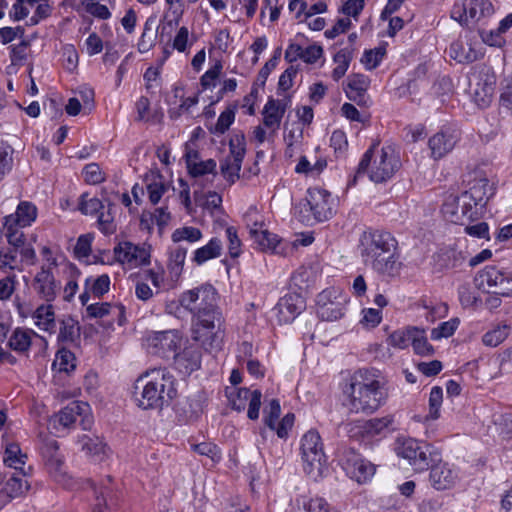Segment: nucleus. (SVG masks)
Masks as SVG:
<instances>
[{
	"label": "nucleus",
	"mask_w": 512,
	"mask_h": 512,
	"mask_svg": "<svg viewBox=\"0 0 512 512\" xmlns=\"http://www.w3.org/2000/svg\"><path fill=\"white\" fill-rule=\"evenodd\" d=\"M112 310L114 312H118V314H123V307L112 306L107 302L88 305L86 313L90 318H103L104 316L111 314Z\"/></svg>",
	"instance_id": "obj_44"
},
{
	"label": "nucleus",
	"mask_w": 512,
	"mask_h": 512,
	"mask_svg": "<svg viewBox=\"0 0 512 512\" xmlns=\"http://www.w3.org/2000/svg\"><path fill=\"white\" fill-rule=\"evenodd\" d=\"M194 317L196 318L194 339L200 342L206 351L220 350L225 335L221 311L215 305L198 312Z\"/></svg>",
	"instance_id": "obj_6"
},
{
	"label": "nucleus",
	"mask_w": 512,
	"mask_h": 512,
	"mask_svg": "<svg viewBox=\"0 0 512 512\" xmlns=\"http://www.w3.org/2000/svg\"><path fill=\"white\" fill-rule=\"evenodd\" d=\"M27 458V454L21 450L18 443L7 444L3 458L4 463L10 468L20 470L22 476H27L32 471L30 466L28 467V471L24 469Z\"/></svg>",
	"instance_id": "obj_31"
},
{
	"label": "nucleus",
	"mask_w": 512,
	"mask_h": 512,
	"mask_svg": "<svg viewBox=\"0 0 512 512\" xmlns=\"http://www.w3.org/2000/svg\"><path fill=\"white\" fill-rule=\"evenodd\" d=\"M367 88V77L362 74H355L349 79L346 96L359 106H368L369 97L366 94Z\"/></svg>",
	"instance_id": "obj_28"
},
{
	"label": "nucleus",
	"mask_w": 512,
	"mask_h": 512,
	"mask_svg": "<svg viewBox=\"0 0 512 512\" xmlns=\"http://www.w3.org/2000/svg\"><path fill=\"white\" fill-rule=\"evenodd\" d=\"M32 318L35 320V325L44 331L54 333L56 331L55 313L53 306L49 304H42L34 311Z\"/></svg>",
	"instance_id": "obj_32"
},
{
	"label": "nucleus",
	"mask_w": 512,
	"mask_h": 512,
	"mask_svg": "<svg viewBox=\"0 0 512 512\" xmlns=\"http://www.w3.org/2000/svg\"><path fill=\"white\" fill-rule=\"evenodd\" d=\"M460 138L456 129L443 127L429 139L432 157L440 159L451 152Z\"/></svg>",
	"instance_id": "obj_23"
},
{
	"label": "nucleus",
	"mask_w": 512,
	"mask_h": 512,
	"mask_svg": "<svg viewBox=\"0 0 512 512\" xmlns=\"http://www.w3.org/2000/svg\"><path fill=\"white\" fill-rule=\"evenodd\" d=\"M249 397H251V390L248 388H239L235 393H231L229 400L232 409L238 412L244 411Z\"/></svg>",
	"instance_id": "obj_56"
},
{
	"label": "nucleus",
	"mask_w": 512,
	"mask_h": 512,
	"mask_svg": "<svg viewBox=\"0 0 512 512\" xmlns=\"http://www.w3.org/2000/svg\"><path fill=\"white\" fill-rule=\"evenodd\" d=\"M385 53L386 49L384 47L365 50L361 58V62L365 64L368 69H374L380 64Z\"/></svg>",
	"instance_id": "obj_53"
},
{
	"label": "nucleus",
	"mask_w": 512,
	"mask_h": 512,
	"mask_svg": "<svg viewBox=\"0 0 512 512\" xmlns=\"http://www.w3.org/2000/svg\"><path fill=\"white\" fill-rule=\"evenodd\" d=\"M56 266V259H52L49 264H43L32 281V288L37 296L47 303L53 302L60 290V283L52 273V268Z\"/></svg>",
	"instance_id": "obj_17"
},
{
	"label": "nucleus",
	"mask_w": 512,
	"mask_h": 512,
	"mask_svg": "<svg viewBox=\"0 0 512 512\" xmlns=\"http://www.w3.org/2000/svg\"><path fill=\"white\" fill-rule=\"evenodd\" d=\"M46 466L49 470V473L55 478L58 482H64L65 472H64V460L61 455L54 456L45 461Z\"/></svg>",
	"instance_id": "obj_59"
},
{
	"label": "nucleus",
	"mask_w": 512,
	"mask_h": 512,
	"mask_svg": "<svg viewBox=\"0 0 512 512\" xmlns=\"http://www.w3.org/2000/svg\"><path fill=\"white\" fill-rule=\"evenodd\" d=\"M394 450L396 455L407 460L416 472L428 470L431 463L439 460L437 448L413 438H398Z\"/></svg>",
	"instance_id": "obj_7"
},
{
	"label": "nucleus",
	"mask_w": 512,
	"mask_h": 512,
	"mask_svg": "<svg viewBox=\"0 0 512 512\" xmlns=\"http://www.w3.org/2000/svg\"><path fill=\"white\" fill-rule=\"evenodd\" d=\"M429 469L431 486L438 491L451 489L458 480V472L452 465L441 460L440 453L439 460L431 463Z\"/></svg>",
	"instance_id": "obj_20"
},
{
	"label": "nucleus",
	"mask_w": 512,
	"mask_h": 512,
	"mask_svg": "<svg viewBox=\"0 0 512 512\" xmlns=\"http://www.w3.org/2000/svg\"><path fill=\"white\" fill-rule=\"evenodd\" d=\"M300 450L305 473L316 480L322 475L326 463L319 433L315 430L306 432L301 438Z\"/></svg>",
	"instance_id": "obj_10"
},
{
	"label": "nucleus",
	"mask_w": 512,
	"mask_h": 512,
	"mask_svg": "<svg viewBox=\"0 0 512 512\" xmlns=\"http://www.w3.org/2000/svg\"><path fill=\"white\" fill-rule=\"evenodd\" d=\"M306 308L304 298L297 293H288L281 297L276 304L277 319L280 324L291 323Z\"/></svg>",
	"instance_id": "obj_21"
},
{
	"label": "nucleus",
	"mask_w": 512,
	"mask_h": 512,
	"mask_svg": "<svg viewBox=\"0 0 512 512\" xmlns=\"http://www.w3.org/2000/svg\"><path fill=\"white\" fill-rule=\"evenodd\" d=\"M474 283L478 289L495 288L494 293L498 295H512V273L495 266H486L479 271L474 278Z\"/></svg>",
	"instance_id": "obj_13"
},
{
	"label": "nucleus",
	"mask_w": 512,
	"mask_h": 512,
	"mask_svg": "<svg viewBox=\"0 0 512 512\" xmlns=\"http://www.w3.org/2000/svg\"><path fill=\"white\" fill-rule=\"evenodd\" d=\"M83 174L88 184L96 185L105 180V174L97 163L87 164L83 169Z\"/></svg>",
	"instance_id": "obj_57"
},
{
	"label": "nucleus",
	"mask_w": 512,
	"mask_h": 512,
	"mask_svg": "<svg viewBox=\"0 0 512 512\" xmlns=\"http://www.w3.org/2000/svg\"><path fill=\"white\" fill-rule=\"evenodd\" d=\"M342 467L347 476L359 484L367 483L374 476L376 466L354 450H347L342 458Z\"/></svg>",
	"instance_id": "obj_18"
},
{
	"label": "nucleus",
	"mask_w": 512,
	"mask_h": 512,
	"mask_svg": "<svg viewBox=\"0 0 512 512\" xmlns=\"http://www.w3.org/2000/svg\"><path fill=\"white\" fill-rule=\"evenodd\" d=\"M509 333L510 327L508 325H498L483 335L482 342L486 346L496 347L508 337Z\"/></svg>",
	"instance_id": "obj_39"
},
{
	"label": "nucleus",
	"mask_w": 512,
	"mask_h": 512,
	"mask_svg": "<svg viewBox=\"0 0 512 512\" xmlns=\"http://www.w3.org/2000/svg\"><path fill=\"white\" fill-rule=\"evenodd\" d=\"M460 324L458 318H451L446 322H442L438 327L431 330V339L440 340L442 338H448L452 336Z\"/></svg>",
	"instance_id": "obj_46"
},
{
	"label": "nucleus",
	"mask_w": 512,
	"mask_h": 512,
	"mask_svg": "<svg viewBox=\"0 0 512 512\" xmlns=\"http://www.w3.org/2000/svg\"><path fill=\"white\" fill-rule=\"evenodd\" d=\"M88 409L89 405L87 403L82 401H72L53 416L51 423L55 428L56 423L63 428H70L78 418L82 417V415L86 413Z\"/></svg>",
	"instance_id": "obj_26"
},
{
	"label": "nucleus",
	"mask_w": 512,
	"mask_h": 512,
	"mask_svg": "<svg viewBox=\"0 0 512 512\" xmlns=\"http://www.w3.org/2000/svg\"><path fill=\"white\" fill-rule=\"evenodd\" d=\"M251 236L262 250L276 252L277 246L280 244L278 236L267 230L252 229Z\"/></svg>",
	"instance_id": "obj_37"
},
{
	"label": "nucleus",
	"mask_w": 512,
	"mask_h": 512,
	"mask_svg": "<svg viewBox=\"0 0 512 512\" xmlns=\"http://www.w3.org/2000/svg\"><path fill=\"white\" fill-rule=\"evenodd\" d=\"M285 512H330V505L321 497L298 496L290 501Z\"/></svg>",
	"instance_id": "obj_27"
},
{
	"label": "nucleus",
	"mask_w": 512,
	"mask_h": 512,
	"mask_svg": "<svg viewBox=\"0 0 512 512\" xmlns=\"http://www.w3.org/2000/svg\"><path fill=\"white\" fill-rule=\"evenodd\" d=\"M230 154L220 161V170L223 177L234 184L239 179V172L245 156V137L243 134L235 135L229 142Z\"/></svg>",
	"instance_id": "obj_14"
},
{
	"label": "nucleus",
	"mask_w": 512,
	"mask_h": 512,
	"mask_svg": "<svg viewBox=\"0 0 512 512\" xmlns=\"http://www.w3.org/2000/svg\"><path fill=\"white\" fill-rule=\"evenodd\" d=\"M275 99L270 97L263 108V124L265 127L277 130L283 118V108H277Z\"/></svg>",
	"instance_id": "obj_34"
},
{
	"label": "nucleus",
	"mask_w": 512,
	"mask_h": 512,
	"mask_svg": "<svg viewBox=\"0 0 512 512\" xmlns=\"http://www.w3.org/2000/svg\"><path fill=\"white\" fill-rule=\"evenodd\" d=\"M180 341L181 338L176 330L158 331L147 337V346L151 353L169 358L170 355L175 354Z\"/></svg>",
	"instance_id": "obj_19"
},
{
	"label": "nucleus",
	"mask_w": 512,
	"mask_h": 512,
	"mask_svg": "<svg viewBox=\"0 0 512 512\" xmlns=\"http://www.w3.org/2000/svg\"><path fill=\"white\" fill-rule=\"evenodd\" d=\"M85 287L89 288L95 297L100 298L108 292L110 287V278L107 274H102L95 279L88 277L85 280Z\"/></svg>",
	"instance_id": "obj_42"
},
{
	"label": "nucleus",
	"mask_w": 512,
	"mask_h": 512,
	"mask_svg": "<svg viewBox=\"0 0 512 512\" xmlns=\"http://www.w3.org/2000/svg\"><path fill=\"white\" fill-rule=\"evenodd\" d=\"M449 56L459 64H471L484 56V45L477 33L467 31L449 46Z\"/></svg>",
	"instance_id": "obj_12"
},
{
	"label": "nucleus",
	"mask_w": 512,
	"mask_h": 512,
	"mask_svg": "<svg viewBox=\"0 0 512 512\" xmlns=\"http://www.w3.org/2000/svg\"><path fill=\"white\" fill-rule=\"evenodd\" d=\"M93 236L91 234L81 235L74 247L75 257L79 260L86 259L91 253Z\"/></svg>",
	"instance_id": "obj_58"
},
{
	"label": "nucleus",
	"mask_w": 512,
	"mask_h": 512,
	"mask_svg": "<svg viewBox=\"0 0 512 512\" xmlns=\"http://www.w3.org/2000/svg\"><path fill=\"white\" fill-rule=\"evenodd\" d=\"M264 423L267 427H269L271 430L275 429V423L277 422L280 413H281V407L279 400L272 399L269 401V403L265 406L264 410Z\"/></svg>",
	"instance_id": "obj_51"
},
{
	"label": "nucleus",
	"mask_w": 512,
	"mask_h": 512,
	"mask_svg": "<svg viewBox=\"0 0 512 512\" xmlns=\"http://www.w3.org/2000/svg\"><path fill=\"white\" fill-rule=\"evenodd\" d=\"M330 147L333 148L337 157L343 156L348 148V141L344 131L335 130L330 137Z\"/></svg>",
	"instance_id": "obj_54"
},
{
	"label": "nucleus",
	"mask_w": 512,
	"mask_h": 512,
	"mask_svg": "<svg viewBox=\"0 0 512 512\" xmlns=\"http://www.w3.org/2000/svg\"><path fill=\"white\" fill-rule=\"evenodd\" d=\"M13 149L9 145L0 146V179L12 169Z\"/></svg>",
	"instance_id": "obj_62"
},
{
	"label": "nucleus",
	"mask_w": 512,
	"mask_h": 512,
	"mask_svg": "<svg viewBox=\"0 0 512 512\" xmlns=\"http://www.w3.org/2000/svg\"><path fill=\"white\" fill-rule=\"evenodd\" d=\"M362 262L378 274L394 277L401 269L398 241L388 231L369 229L359 239Z\"/></svg>",
	"instance_id": "obj_2"
},
{
	"label": "nucleus",
	"mask_w": 512,
	"mask_h": 512,
	"mask_svg": "<svg viewBox=\"0 0 512 512\" xmlns=\"http://www.w3.org/2000/svg\"><path fill=\"white\" fill-rule=\"evenodd\" d=\"M468 79L469 91L475 103L480 107H487L492 100L496 86V75L492 67L486 64L472 66Z\"/></svg>",
	"instance_id": "obj_9"
},
{
	"label": "nucleus",
	"mask_w": 512,
	"mask_h": 512,
	"mask_svg": "<svg viewBox=\"0 0 512 512\" xmlns=\"http://www.w3.org/2000/svg\"><path fill=\"white\" fill-rule=\"evenodd\" d=\"M96 503L93 506V512H104L107 507V496L110 494V488L102 483L99 488L93 487Z\"/></svg>",
	"instance_id": "obj_61"
},
{
	"label": "nucleus",
	"mask_w": 512,
	"mask_h": 512,
	"mask_svg": "<svg viewBox=\"0 0 512 512\" xmlns=\"http://www.w3.org/2000/svg\"><path fill=\"white\" fill-rule=\"evenodd\" d=\"M80 338V326L71 316H66L60 320L58 341L73 343Z\"/></svg>",
	"instance_id": "obj_35"
},
{
	"label": "nucleus",
	"mask_w": 512,
	"mask_h": 512,
	"mask_svg": "<svg viewBox=\"0 0 512 512\" xmlns=\"http://www.w3.org/2000/svg\"><path fill=\"white\" fill-rule=\"evenodd\" d=\"M392 423L393 419L391 416L366 420L364 425L367 430V438L381 434L384 430L389 429Z\"/></svg>",
	"instance_id": "obj_45"
},
{
	"label": "nucleus",
	"mask_w": 512,
	"mask_h": 512,
	"mask_svg": "<svg viewBox=\"0 0 512 512\" xmlns=\"http://www.w3.org/2000/svg\"><path fill=\"white\" fill-rule=\"evenodd\" d=\"M217 301L216 289L210 284H203L183 292L179 298L180 305L193 313L215 306Z\"/></svg>",
	"instance_id": "obj_16"
},
{
	"label": "nucleus",
	"mask_w": 512,
	"mask_h": 512,
	"mask_svg": "<svg viewBox=\"0 0 512 512\" xmlns=\"http://www.w3.org/2000/svg\"><path fill=\"white\" fill-rule=\"evenodd\" d=\"M300 215L301 221L308 225L330 219L333 215L331 194L319 187L308 189L305 202L300 204Z\"/></svg>",
	"instance_id": "obj_8"
},
{
	"label": "nucleus",
	"mask_w": 512,
	"mask_h": 512,
	"mask_svg": "<svg viewBox=\"0 0 512 512\" xmlns=\"http://www.w3.org/2000/svg\"><path fill=\"white\" fill-rule=\"evenodd\" d=\"M53 366L57 367L59 371L69 373L76 367L74 354L67 349H60L56 354Z\"/></svg>",
	"instance_id": "obj_48"
},
{
	"label": "nucleus",
	"mask_w": 512,
	"mask_h": 512,
	"mask_svg": "<svg viewBox=\"0 0 512 512\" xmlns=\"http://www.w3.org/2000/svg\"><path fill=\"white\" fill-rule=\"evenodd\" d=\"M467 185V190L449 195L442 205V213L451 223L464 225L466 221L477 220L493 194L489 180L476 172L469 174Z\"/></svg>",
	"instance_id": "obj_1"
},
{
	"label": "nucleus",
	"mask_w": 512,
	"mask_h": 512,
	"mask_svg": "<svg viewBox=\"0 0 512 512\" xmlns=\"http://www.w3.org/2000/svg\"><path fill=\"white\" fill-rule=\"evenodd\" d=\"M443 401V390L439 386L432 387L429 395V415L430 419H438L440 415V407Z\"/></svg>",
	"instance_id": "obj_49"
},
{
	"label": "nucleus",
	"mask_w": 512,
	"mask_h": 512,
	"mask_svg": "<svg viewBox=\"0 0 512 512\" xmlns=\"http://www.w3.org/2000/svg\"><path fill=\"white\" fill-rule=\"evenodd\" d=\"M188 172L194 178L209 173L216 175V161L208 159L206 161H197L189 164Z\"/></svg>",
	"instance_id": "obj_50"
},
{
	"label": "nucleus",
	"mask_w": 512,
	"mask_h": 512,
	"mask_svg": "<svg viewBox=\"0 0 512 512\" xmlns=\"http://www.w3.org/2000/svg\"><path fill=\"white\" fill-rule=\"evenodd\" d=\"M238 104L235 102L229 105L218 117L217 122L213 128L210 129L211 133L224 134L235 120V113Z\"/></svg>",
	"instance_id": "obj_38"
},
{
	"label": "nucleus",
	"mask_w": 512,
	"mask_h": 512,
	"mask_svg": "<svg viewBox=\"0 0 512 512\" xmlns=\"http://www.w3.org/2000/svg\"><path fill=\"white\" fill-rule=\"evenodd\" d=\"M37 217V208L34 204L28 201H21L15 213L6 216L4 219V228L11 229L12 227H27L35 221Z\"/></svg>",
	"instance_id": "obj_24"
},
{
	"label": "nucleus",
	"mask_w": 512,
	"mask_h": 512,
	"mask_svg": "<svg viewBox=\"0 0 512 512\" xmlns=\"http://www.w3.org/2000/svg\"><path fill=\"white\" fill-rule=\"evenodd\" d=\"M172 241L175 243L181 242V241H187L190 243L197 242L202 238V232L200 229L192 226H185L182 228L176 229L172 233Z\"/></svg>",
	"instance_id": "obj_43"
},
{
	"label": "nucleus",
	"mask_w": 512,
	"mask_h": 512,
	"mask_svg": "<svg viewBox=\"0 0 512 512\" xmlns=\"http://www.w3.org/2000/svg\"><path fill=\"white\" fill-rule=\"evenodd\" d=\"M493 13L494 7L489 0H463L461 3L454 4L451 18L461 25H467L469 20L479 21Z\"/></svg>",
	"instance_id": "obj_15"
},
{
	"label": "nucleus",
	"mask_w": 512,
	"mask_h": 512,
	"mask_svg": "<svg viewBox=\"0 0 512 512\" xmlns=\"http://www.w3.org/2000/svg\"><path fill=\"white\" fill-rule=\"evenodd\" d=\"M29 489L27 480L13 474L5 483L3 490L10 498L23 495Z\"/></svg>",
	"instance_id": "obj_40"
},
{
	"label": "nucleus",
	"mask_w": 512,
	"mask_h": 512,
	"mask_svg": "<svg viewBox=\"0 0 512 512\" xmlns=\"http://www.w3.org/2000/svg\"><path fill=\"white\" fill-rule=\"evenodd\" d=\"M344 393L348 396L347 406L355 413H374L388 398L384 378L376 370L369 369L356 371Z\"/></svg>",
	"instance_id": "obj_3"
},
{
	"label": "nucleus",
	"mask_w": 512,
	"mask_h": 512,
	"mask_svg": "<svg viewBox=\"0 0 512 512\" xmlns=\"http://www.w3.org/2000/svg\"><path fill=\"white\" fill-rule=\"evenodd\" d=\"M81 450L95 462L103 461L109 453V448L98 436L83 435L79 438Z\"/></svg>",
	"instance_id": "obj_29"
},
{
	"label": "nucleus",
	"mask_w": 512,
	"mask_h": 512,
	"mask_svg": "<svg viewBox=\"0 0 512 512\" xmlns=\"http://www.w3.org/2000/svg\"><path fill=\"white\" fill-rule=\"evenodd\" d=\"M175 377L166 368L146 371L135 382L134 398L143 410H158L170 406L177 395Z\"/></svg>",
	"instance_id": "obj_4"
},
{
	"label": "nucleus",
	"mask_w": 512,
	"mask_h": 512,
	"mask_svg": "<svg viewBox=\"0 0 512 512\" xmlns=\"http://www.w3.org/2000/svg\"><path fill=\"white\" fill-rule=\"evenodd\" d=\"M400 160L391 146L379 147L373 143L364 153L357 168V176L368 174L371 181L383 183L393 177L400 168Z\"/></svg>",
	"instance_id": "obj_5"
},
{
	"label": "nucleus",
	"mask_w": 512,
	"mask_h": 512,
	"mask_svg": "<svg viewBox=\"0 0 512 512\" xmlns=\"http://www.w3.org/2000/svg\"><path fill=\"white\" fill-rule=\"evenodd\" d=\"M174 366L183 375H190L201 366V351L194 346L185 347L173 355Z\"/></svg>",
	"instance_id": "obj_25"
},
{
	"label": "nucleus",
	"mask_w": 512,
	"mask_h": 512,
	"mask_svg": "<svg viewBox=\"0 0 512 512\" xmlns=\"http://www.w3.org/2000/svg\"><path fill=\"white\" fill-rule=\"evenodd\" d=\"M413 350L421 356H430L434 353L433 346L428 342L424 329L413 327L411 342Z\"/></svg>",
	"instance_id": "obj_36"
},
{
	"label": "nucleus",
	"mask_w": 512,
	"mask_h": 512,
	"mask_svg": "<svg viewBox=\"0 0 512 512\" xmlns=\"http://www.w3.org/2000/svg\"><path fill=\"white\" fill-rule=\"evenodd\" d=\"M412 329L413 327H409L394 331L387 338L388 345L398 349H405L411 342Z\"/></svg>",
	"instance_id": "obj_47"
},
{
	"label": "nucleus",
	"mask_w": 512,
	"mask_h": 512,
	"mask_svg": "<svg viewBox=\"0 0 512 512\" xmlns=\"http://www.w3.org/2000/svg\"><path fill=\"white\" fill-rule=\"evenodd\" d=\"M114 209L115 204L110 200L104 199L102 201L96 197L89 198L88 193L80 196L79 210L84 215L97 216L98 229L105 235L116 232Z\"/></svg>",
	"instance_id": "obj_11"
},
{
	"label": "nucleus",
	"mask_w": 512,
	"mask_h": 512,
	"mask_svg": "<svg viewBox=\"0 0 512 512\" xmlns=\"http://www.w3.org/2000/svg\"><path fill=\"white\" fill-rule=\"evenodd\" d=\"M33 337L44 341L42 337L31 329L16 328L8 340V346L19 354H25L32 345Z\"/></svg>",
	"instance_id": "obj_30"
},
{
	"label": "nucleus",
	"mask_w": 512,
	"mask_h": 512,
	"mask_svg": "<svg viewBox=\"0 0 512 512\" xmlns=\"http://www.w3.org/2000/svg\"><path fill=\"white\" fill-rule=\"evenodd\" d=\"M187 250L184 247H177L174 251L171 252L169 258V269L171 273L179 276L182 272V268L186 259Z\"/></svg>",
	"instance_id": "obj_52"
},
{
	"label": "nucleus",
	"mask_w": 512,
	"mask_h": 512,
	"mask_svg": "<svg viewBox=\"0 0 512 512\" xmlns=\"http://www.w3.org/2000/svg\"><path fill=\"white\" fill-rule=\"evenodd\" d=\"M226 236L229 242L228 251L232 258H237L241 254V241L238 237L237 230L233 226L226 228Z\"/></svg>",
	"instance_id": "obj_63"
},
{
	"label": "nucleus",
	"mask_w": 512,
	"mask_h": 512,
	"mask_svg": "<svg viewBox=\"0 0 512 512\" xmlns=\"http://www.w3.org/2000/svg\"><path fill=\"white\" fill-rule=\"evenodd\" d=\"M222 71L221 62H216L213 67L207 70L200 79V84L203 89H208L210 87L216 86V80L218 79L220 73Z\"/></svg>",
	"instance_id": "obj_60"
},
{
	"label": "nucleus",
	"mask_w": 512,
	"mask_h": 512,
	"mask_svg": "<svg viewBox=\"0 0 512 512\" xmlns=\"http://www.w3.org/2000/svg\"><path fill=\"white\" fill-rule=\"evenodd\" d=\"M365 421H354L344 425L346 434L352 439H364L367 438V430L364 425Z\"/></svg>",
	"instance_id": "obj_64"
},
{
	"label": "nucleus",
	"mask_w": 512,
	"mask_h": 512,
	"mask_svg": "<svg viewBox=\"0 0 512 512\" xmlns=\"http://www.w3.org/2000/svg\"><path fill=\"white\" fill-rule=\"evenodd\" d=\"M221 252L222 242L219 238L214 237L205 246L195 250L193 261L198 265H202L210 259L219 257Z\"/></svg>",
	"instance_id": "obj_33"
},
{
	"label": "nucleus",
	"mask_w": 512,
	"mask_h": 512,
	"mask_svg": "<svg viewBox=\"0 0 512 512\" xmlns=\"http://www.w3.org/2000/svg\"><path fill=\"white\" fill-rule=\"evenodd\" d=\"M458 297L464 308L474 307L480 302V298L472 291L469 284H462L458 288Z\"/></svg>",
	"instance_id": "obj_55"
},
{
	"label": "nucleus",
	"mask_w": 512,
	"mask_h": 512,
	"mask_svg": "<svg viewBox=\"0 0 512 512\" xmlns=\"http://www.w3.org/2000/svg\"><path fill=\"white\" fill-rule=\"evenodd\" d=\"M345 305L343 301L336 300L326 307L317 308L318 316L324 321H335L344 315Z\"/></svg>",
	"instance_id": "obj_41"
},
{
	"label": "nucleus",
	"mask_w": 512,
	"mask_h": 512,
	"mask_svg": "<svg viewBox=\"0 0 512 512\" xmlns=\"http://www.w3.org/2000/svg\"><path fill=\"white\" fill-rule=\"evenodd\" d=\"M115 259L121 264H127L131 268L148 265L150 253L143 247L131 242H121L114 248Z\"/></svg>",
	"instance_id": "obj_22"
}]
</instances>
